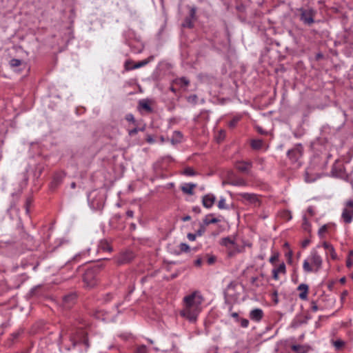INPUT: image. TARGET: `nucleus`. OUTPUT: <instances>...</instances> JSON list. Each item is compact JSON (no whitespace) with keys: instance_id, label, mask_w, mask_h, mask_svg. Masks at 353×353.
<instances>
[{"instance_id":"obj_1","label":"nucleus","mask_w":353,"mask_h":353,"mask_svg":"<svg viewBox=\"0 0 353 353\" xmlns=\"http://www.w3.org/2000/svg\"><path fill=\"white\" fill-rule=\"evenodd\" d=\"M203 301V296L198 292H194L185 296L183 299V308L180 311L181 316L190 323H195L199 314L201 311Z\"/></svg>"},{"instance_id":"obj_2","label":"nucleus","mask_w":353,"mask_h":353,"mask_svg":"<svg viewBox=\"0 0 353 353\" xmlns=\"http://www.w3.org/2000/svg\"><path fill=\"white\" fill-rule=\"evenodd\" d=\"M341 218L345 223H350L353 219V200H348L345 203Z\"/></svg>"},{"instance_id":"obj_3","label":"nucleus","mask_w":353,"mask_h":353,"mask_svg":"<svg viewBox=\"0 0 353 353\" xmlns=\"http://www.w3.org/2000/svg\"><path fill=\"white\" fill-rule=\"evenodd\" d=\"M97 268H91L86 270L83 275V282L88 288H92L97 283L96 274Z\"/></svg>"},{"instance_id":"obj_4","label":"nucleus","mask_w":353,"mask_h":353,"mask_svg":"<svg viewBox=\"0 0 353 353\" xmlns=\"http://www.w3.org/2000/svg\"><path fill=\"white\" fill-rule=\"evenodd\" d=\"M239 196L241 198L243 202L253 205L254 207H259L261 205L259 196L256 194L240 193Z\"/></svg>"},{"instance_id":"obj_5","label":"nucleus","mask_w":353,"mask_h":353,"mask_svg":"<svg viewBox=\"0 0 353 353\" xmlns=\"http://www.w3.org/2000/svg\"><path fill=\"white\" fill-rule=\"evenodd\" d=\"M314 12L312 10H302L301 13V20L307 25H311L314 23Z\"/></svg>"},{"instance_id":"obj_6","label":"nucleus","mask_w":353,"mask_h":353,"mask_svg":"<svg viewBox=\"0 0 353 353\" xmlns=\"http://www.w3.org/2000/svg\"><path fill=\"white\" fill-rule=\"evenodd\" d=\"M310 261L312 265L315 267V272H318L322 265V259L316 252H313L310 256Z\"/></svg>"},{"instance_id":"obj_7","label":"nucleus","mask_w":353,"mask_h":353,"mask_svg":"<svg viewBox=\"0 0 353 353\" xmlns=\"http://www.w3.org/2000/svg\"><path fill=\"white\" fill-rule=\"evenodd\" d=\"M216 197L212 194H208L203 197L202 203L205 208H210L214 203Z\"/></svg>"},{"instance_id":"obj_8","label":"nucleus","mask_w":353,"mask_h":353,"mask_svg":"<svg viewBox=\"0 0 353 353\" xmlns=\"http://www.w3.org/2000/svg\"><path fill=\"white\" fill-rule=\"evenodd\" d=\"M263 310L259 308L252 310L250 313V318L255 321H259L263 318Z\"/></svg>"},{"instance_id":"obj_9","label":"nucleus","mask_w":353,"mask_h":353,"mask_svg":"<svg viewBox=\"0 0 353 353\" xmlns=\"http://www.w3.org/2000/svg\"><path fill=\"white\" fill-rule=\"evenodd\" d=\"M252 167V163L250 161L247 162H239L236 165V169L241 172H248Z\"/></svg>"},{"instance_id":"obj_10","label":"nucleus","mask_w":353,"mask_h":353,"mask_svg":"<svg viewBox=\"0 0 353 353\" xmlns=\"http://www.w3.org/2000/svg\"><path fill=\"white\" fill-rule=\"evenodd\" d=\"M323 246L327 250V254H330L332 259L335 260L337 259L334 248L330 243L324 242Z\"/></svg>"},{"instance_id":"obj_11","label":"nucleus","mask_w":353,"mask_h":353,"mask_svg":"<svg viewBox=\"0 0 353 353\" xmlns=\"http://www.w3.org/2000/svg\"><path fill=\"white\" fill-rule=\"evenodd\" d=\"M288 155L292 160L296 161L301 156V150L299 148L290 150L288 151Z\"/></svg>"},{"instance_id":"obj_12","label":"nucleus","mask_w":353,"mask_h":353,"mask_svg":"<svg viewBox=\"0 0 353 353\" xmlns=\"http://www.w3.org/2000/svg\"><path fill=\"white\" fill-rule=\"evenodd\" d=\"M221 245L227 247L228 249L235 248L236 247L235 241L230 237H225L222 239Z\"/></svg>"},{"instance_id":"obj_13","label":"nucleus","mask_w":353,"mask_h":353,"mask_svg":"<svg viewBox=\"0 0 353 353\" xmlns=\"http://www.w3.org/2000/svg\"><path fill=\"white\" fill-rule=\"evenodd\" d=\"M75 298L76 296L74 294H70L68 295L65 296L63 298L64 306L65 307H70L71 305L74 303Z\"/></svg>"},{"instance_id":"obj_14","label":"nucleus","mask_w":353,"mask_h":353,"mask_svg":"<svg viewBox=\"0 0 353 353\" xmlns=\"http://www.w3.org/2000/svg\"><path fill=\"white\" fill-rule=\"evenodd\" d=\"M298 290L301 291V293L299 294V298L302 300H305L307 299V292H308V285L304 283H302L299 285Z\"/></svg>"},{"instance_id":"obj_15","label":"nucleus","mask_w":353,"mask_h":353,"mask_svg":"<svg viewBox=\"0 0 353 353\" xmlns=\"http://www.w3.org/2000/svg\"><path fill=\"white\" fill-rule=\"evenodd\" d=\"M291 348L296 353H307L309 351L307 346L301 345H293Z\"/></svg>"},{"instance_id":"obj_16","label":"nucleus","mask_w":353,"mask_h":353,"mask_svg":"<svg viewBox=\"0 0 353 353\" xmlns=\"http://www.w3.org/2000/svg\"><path fill=\"white\" fill-rule=\"evenodd\" d=\"M196 186L194 183H186L181 188V190L188 194L192 195L194 194L193 190Z\"/></svg>"},{"instance_id":"obj_17","label":"nucleus","mask_w":353,"mask_h":353,"mask_svg":"<svg viewBox=\"0 0 353 353\" xmlns=\"http://www.w3.org/2000/svg\"><path fill=\"white\" fill-rule=\"evenodd\" d=\"M153 59H154V56H150L146 59L139 61L138 63H137L132 67V69H137V68L143 67V66L145 65L146 64H148L149 62H150Z\"/></svg>"},{"instance_id":"obj_18","label":"nucleus","mask_w":353,"mask_h":353,"mask_svg":"<svg viewBox=\"0 0 353 353\" xmlns=\"http://www.w3.org/2000/svg\"><path fill=\"white\" fill-rule=\"evenodd\" d=\"M174 83L181 86V87H183V86H188L190 83V81L188 79H186L185 77H181V78H179V79H176L174 80Z\"/></svg>"},{"instance_id":"obj_19","label":"nucleus","mask_w":353,"mask_h":353,"mask_svg":"<svg viewBox=\"0 0 353 353\" xmlns=\"http://www.w3.org/2000/svg\"><path fill=\"white\" fill-rule=\"evenodd\" d=\"M133 258V254L132 252H128L124 254L121 258L119 259L120 263H128L131 261V259Z\"/></svg>"},{"instance_id":"obj_20","label":"nucleus","mask_w":353,"mask_h":353,"mask_svg":"<svg viewBox=\"0 0 353 353\" xmlns=\"http://www.w3.org/2000/svg\"><path fill=\"white\" fill-rule=\"evenodd\" d=\"M139 105L141 108L145 110L148 112L152 111V108L147 100H141L139 103Z\"/></svg>"},{"instance_id":"obj_21","label":"nucleus","mask_w":353,"mask_h":353,"mask_svg":"<svg viewBox=\"0 0 353 353\" xmlns=\"http://www.w3.org/2000/svg\"><path fill=\"white\" fill-rule=\"evenodd\" d=\"M174 137H173L171 139V142L172 144H175L181 141V139L182 138V134L179 131H175L174 132Z\"/></svg>"},{"instance_id":"obj_22","label":"nucleus","mask_w":353,"mask_h":353,"mask_svg":"<svg viewBox=\"0 0 353 353\" xmlns=\"http://www.w3.org/2000/svg\"><path fill=\"white\" fill-rule=\"evenodd\" d=\"M99 247L104 251L110 252L112 250V248L107 241H101Z\"/></svg>"},{"instance_id":"obj_23","label":"nucleus","mask_w":353,"mask_h":353,"mask_svg":"<svg viewBox=\"0 0 353 353\" xmlns=\"http://www.w3.org/2000/svg\"><path fill=\"white\" fill-rule=\"evenodd\" d=\"M23 63L21 59H12L10 61V65L11 68H14L21 65Z\"/></svg>"},{"instance_id":"obj_24","label":"nucleus","mask_w":353,"mask_h":353,"mask_svg":"<svg viewBox=\"0 0 353 353\" xmlns=\"http://www.w3.org/2000/svg\"><path fill=\"white\" fill-rule=\"evenodd\" d=\"M263 141L261 140H253L251 143L252 148L255 150H259L262 147Z\"/></svg>"},{"instance_id":"obj_25","label":"nucleus","mask_w":353,"mask_h":353,"mask_svg":"<svg viewBox=\"0 0 353 353\" xmlns=\"http://www.w3.org/2000/svg\"><path fill=\"white\" fill-rule=\"evenodd\" d=\"M231 184L233 185H242L245 186L247 185L246 181L243 179H236L231 182Z\"/></svg>"},{"instance_id":"obj_26","label":"nucleus","mask_w":353,"mask_h":353,"mask_svg":"<svg viewBox=\"0 0 353 353\" xmlns=\"http://www.w3.org/2000/svg\"><path fill=\"white\" fill-rule=\"evenodd\" d=\"M219 221L216 218H213L212 219H209L208 217H205V219L203 220V223L205 225H208L212 223H216Z\"/></svg>"},{"instance_id":"obj_27","label":"nucleus","mask_w":353,"mask_h":353,"mask_svg":"<svg viewBox=\"0 0 353 353\" xmlns=\"http://www.w3.org/2000/svg\"><path fill=\"white\" fill-rule=\"evenodd\" d=\"M276 272L284 274L285 272V265L284 263H282L279 265L277 268L274 269Z\"/></svg>"},{"instance_id":"obj_28","label":"nucleus","mask_w":353,"mask_h":353,"mask_svg":"<svg viewBox=\"0 0 353 353\" xmlns=\"http://www.w3.org/2000/svg\"><path fill=\"white\" fill-rule=\"evenodd\" d=\"M303 270L307 272H310L313 271V269L312 268L311 265H310L309 262L307 260H305L303 262Z\"/></svg>"},{"instance_id":"obj_29","label":"nucleus","mask_w":353,"mask_h":353,"mask_svg":"<svg viewBox=\"0 0 353 353\" xmlns=\"http://www.w3.org/2000/svg\"><path fill=\"white\" fill-rule=\"evenodd\" d=\"M218 208L219 209H228V206L225 204V199L224 198H221L218 203Z\"/></svg>"},{"instance_id":"obj_30","label":"nucleus","mask_w":353,"mask_h":353,"mask_svg":"<svg viewBox=\"0 0 353 353\" xmlns=\"http://www.w3.org/2000/svg\"><path fill=\"white\" fill-rule=\"evenodd\" d=\"M183 174L187 176H194L196 173L192 168L188 167L183 170Z\"/></svg>"},{"instance_id":"obj_31","label":"nucleus","mask_w":353,"mask_h":353,"mask_svg":"<svg viewBox=\"0 0 353 353\" xmlns=\"http://www.w3.org/2000/svg\"><path fill=\"white\" fill-rule=\"evenodd\" d=\"M183 27H188L189 28H191L193 27V23L192 21V19L189 17H187L185 19V21L184 23H183Z\"/></svg>"},{"instance_id":"obj_32","label":"nucleus","mask_w":353,"mask_h":353,"mask_svg":"<svg viewBox=\"0 0 353 353\" xmlns=\"http://www.w3.org/2000/svg\"><path fill=\"white\" fill-rule=\"evenodd\" d=\"M344 344L345 343L341 340H336L334 342V345L336 350L341 349Z\"/></svg>"},{"instance_id":"obj_33","label":"nucleus","mask_w":353,"mask_h":353,"mask_svg":"<svg viewBox=\"0 0 353 353\" xmlns=\"http://www.w3.org/2000/svg\"><path fill=\"white\" fill-rule=\"evenodd\" d=\"M180 250L181 252H188L190 251V247L188 244L182 243L180 244Z\"/></svg>"},{"instance_id":"obj_34","label":"nucleus","mask_w":353,"mask_h":353,"mask_svg":"<svg viewBox=\"0 0 353 353\" xmlns=\"http://www.w3.org/2000/svg\"><path fill=\"white\" fill-rule=\"evenodd\" d=\"M205 231V225H201L200 228L197 230L196 234L198 236H201Z\"/></svg>"},{"instance_id":"obj_35","label":"nucleus","mask_w":353,"mask_h":353,"mask_svg":"<svg viewBox=\"0 0 353 353\" xmlns=\"http://www.w3.org/2000/svg\"><path fill=\"white\" fill-rule=\"evenodd\" d=\"M240 321H241V325L243 327H247L249 325V321L246 319H241Z\"/></svg>"},{"instance_id":"obj_36","label":"nucleus","mask_w":353,"mask_h":353,"mask_svg":"<svg viewBox=\"0 0 353 353\" xmlns=\"http://www.w3.org/2000/svg\"><path fill=\"white\" fill-rule=\"evenodd\" d=\"M225 137V132L223 130H221L219 132V136L216 137L217 141L220 142Z\"/></svg>"},{"instance_id":"obj_37","label":"nucleus","mask_w":353,"mask_h":353,"mask_svg":"<svg viewBox=\"0 0 353 353\" xmlns=\"http://www.w3.org/2000/svg\"><path fill=\"white\" fill-rule=\"evenodd\" d=\"M143 130V128H141V129H138L137 128H134V129L131 130L129 131V135L130 136H134L136 134H137V132H139V130Z\"/></svg>"},{"instance_id":"obj_38","label":"nucleus","mask_w":353,"mask_h":353,"mask_svg":"<svg viewBox=\"0 0 353 353\" xmlns=\"http://www.w3.org/2000/svg\"><path fill=\"white\" fill-rule=\"evenodd\" d=\"M327 231V225H323L319 230V234L320 236H322L325 232Z\"/></svg>"},{"instance_id":"obj_39","label":"nucleus","mask_w":353,"mask_h":353,"mask_svg":"<svg viewBox=\"0 0 353 353\" xmlns=\"http://www.w3.org/2000/svg\"><path fill=\"white\" fill-rule=\"evenodd\" d=\"M125 119L128 121L133 122V123L135 122L134 117L132 114H127L125 117Z\"/></svg>"},{"instance_id":"obj_40","label":"nucleus","mask_w":353,"mask_h":353,"mask_svg":"<svg viewBox=\"0 0 353 353\" xmlns=\"http://www.w3.org/2000/svg\"><path fill=\"white\" fill-rule=\"evenodd\" d=\"M215 261H216V258L214 256H208V260H207L208 263L210 265L213 264L215 262Z\"/></svg>"},{"instance_id":"obj_41","label":"nucleus","mask_w":353,"mask_h":353,"mask_svg":"<svg viewBox=\"0 0 353 353\" xmlns=\"http://www.w3.org/2000/svg\"><path fill=\"white\" fill-rule=\"evenodd\" d=\"M197 101V96L195 94L191 95L188 97V101L196 103Z\"/></svg>"},{"instance_id":"obj_42","label":"nucleus","mask_w":353,"mask_h":353,"mask_svg":"<svg viewBox=\"0 0 353 353\" xmlns=\"http://www.w3.org/2000/svg\"><path fill=\"white\" fill-rule=\"evenodd\" d=\"M146 350V347L145 345H141L138 347L137 352L138 353H145Z\"/></svg>"},{"instance_id":"obj_43","label":"nucleus","mask_w":353,"mask_h":353,"mask_svg":"<svg viewBox=\"0 0 353 353\" xmlns=\"http://www.w3.org/2000/svg\"><path fill=\"white\" fill-rule=\"evenodd\" d=\"M195 14H196V9L194 8H192L191 10H190V19H194V17H195Z\"/></svg>"},{"instance_id":"obj_44","label":"nucleus","mask_w":353,"mask_h":353,"mask_svg":"<svg viewBox=\"0 0 353 353\" xmlns=\"http://www.w3.org/2000/svg\"><path fill=\"white\" fill-rule=\"evenodd\" d=\"M188 239L190 240V241H194L195 239H196V234H192V233H189L188 234Z\"/></svg>"},{"instance_id":"obj_45","label":"nucleus","mask_w":353,"mask_h":353,"mask_svg":"<svg viewBox=\"0 0 353 353\" xmlns=\"http://www.w3.org/2000/svg\"><path fill=\"white\" fill-rule=\"evenodd\" d=\"M310 240H309V239H305V240H304V241L302 242V247H303V248H306V247L308 245V244L310 243Z\"/></svg>"},{"instance_id":"obj_46","label":"nucleus","mask_w":353,"mask_h":353,"mask_svg":"<svg viewBox=\"0 0 353 353\" xmlns=\"http://www.w3.org/2000/svg\"><path fill=\"white\" fill-rule=\"evenodd\" d=\"M195 265L200 266L202 264V259L201 258L197 259L194 262Z\"/></svg>"},{"instance_id":"obj_47","label":"nucleus","mask_w":353,"mask_h":353,"mask_svg":"<svg viewBox=\"0 0 353 353\" xmlns=\"http://www.w3.org/2000/svg\"><path fill=\"white\" fill-rule=\"evenodd\" d=\"M352 264H353L352 261L350 259H348L347 260V261H346V265H347V267L350 268V267H352Z\"/></svg>"},{"instance_id":"obj_48","label":"nucleus","mask_w":353,"mask_h":353,"mask_svg":"<svg viewBox=\"0 0 353 353\" xmlns=\"http://www.w3.org/2000/svg\"><path fill=\"white\" fill-rule=\"evenodd\" d=\"M278 259V256H272L270 257V262L273 263L274 261H276V260Z\"/></svg>"},{"instance_id":"obj_49","label":"nucleus","mask_w":353,"mask_h":353,"mask_svg":"<svg viewBox=\"0 0 353 353\" xmlns=\"http://www.w3.org/2000/svg\"><path fill=\"white\" fill-rule=\"evenodd\" d=\"M272 273H273V278L275 279V280H278L279 279V273L276 272V271H274V270H272Z\"/></svg>"},{"instance_id":"obj_50","label":"nucleus","mask_w":353,"mask_h":353,"mask_svg":"<svg viewBox=\"0 0 353 353\" xmlns=\"http://www.w3.org/2000/svg\"><path fill=\"white\" fill-rule=\"evenodd\" d=\"M126 214L128 217H132L133 215H134V212L132 210H128L127 212H126Z\"/></svg>"},{"instance_id":"obj_51","label":"nucleus","mask_w":353,"mask_h":353,"mask_svg":"<svg viewBox=\"0 0 353 353\" xmlns=\"http://www.w3.org/2000/svg\"><path fill=\"white\" fill-rule=\"evenodd\" d=\"M237 121H238L237 119H233L232 121H231L230 122V127H234V126H235V125H236V123Z\"/></svg>"},{"instance_id":"obj_52","label":"nucleus","mask_w":353,"mask_h":353,"mask_svg":"<svg viewBox=\"0 0 353 353\" xmlns=\"http://www.w3.org/2000/svg\"><path fill=\"white\" fill-rule=\"evenodd\" d=\"M146 140H147V141L148 143H153L154 141V140L153 139V138L150 135L148 136Z\"/></svg>"},{"instance_id":"obj_53","label":"nucleus","mask_w":353,"mask_h":353,"mask_svg":"<svg viewBox=\"0 0 353 353\" xmlns=\"http://www.w3.org/2000/svg\"><path fill=\"white\" fill-rule=\"evenodd\" d=\"M235 287V284L233 282H231L227 288V290H229L231 288H234Z\"/></svg>"},{"instance_id":"obj_54","label":"nucleus","mask_w":353,"mask_h":353,"mask_svg":"<svg viewBox=\"0 0 353 353\" xmlns=\"http://www.w3.org/2000/svg\"><path fill=\"white\" fill-rule=\"evenodd\" d=\"M303 221L304 229L307 230V221L305 216L303 217Z\"/></svg>"},{"instance_id":"obj_55","label":"nucleus","mask_w":353,"mask_h":353,"mask_svg":"<svg viewBox=\"0 0 353 353\" xmlns=\"http://www.w3.org/2000/svg\"><path fill=\"white\" fill-rule=\"evenodd\" d=\"M307 212H308V213H309V214H310L311 215H313V214H314L313 209H312V207L308 208V209H307Z\"/></svg>"},{"instance_id":"obj_56","label":"nucleus","mask_w":353,"mask_h":353,"mask_svg":"<svg viewBox=\"0 0 353 353\" xmlns=\"http://www.w3.org/2000/svg\"><path fill=\"white\" fill-rule=\"evenodd\" d=\"M231 315H232V317L237 319V320L239 321V319H238L239 314H238V313L233 312Z\"/></svg>"},{"instance_id":"obj_57","label":"nucleus","mask_w":353,"mask_h":353,"mask_svg":"<svg viewBox=\"0 0 353 353\" xmlns=\"http://www.w3.org/2000/svg\"><path fill=\"white\" fill-rule=\"evenodd\" d=\"M190 219H191V218H190V216H186L183 217L182 220H183V221H187L190 220Z\"/></svg>"},{"instance_id":"obj_58","label":"nucleus","mask_w":353,"mask_h":353,"mask_svg":"<svg viewBox=\"0 0 353 353\" xmlns=\"http://www.w3.org/2000/svg\"><path fill=\"white\" fill-rule=\"evenodd\" d=\"M274 301L275 303H278V299H277V297H276L277 296V292H274Z\"/></svg>"},{"instance_id":"obj_59","label":"nucleus","mask_w":353,"mask_h":353,"mask_svg":"<svg viewBox=\"0 0 353 353\" xmlns=\"http://www.w3.org/2000/svg\"><path fill=\"white\" fill-rule=\"evenodd\" d=\"M30 204V200H27L26 201V212H28V207H29V205Z\"/></svg>"},{"instance_id":"obj_60","label":"nucleus","mask_w":353,"mask_h":353,"mask_svg":"<svg viewBox=\"0 0 353 353\" xmlns=\"http://www.w3.org/2000/svg\"><path fill=\"white\" fill-rule=\"evenodd\" d=\"M193 210H194V212H197V213H199V212H200V211H201V210H200V208H198V207H195V208H193Z\"/></svg>"},{"instance_id":"obj_61","label":"nucleus","mask_w":353,"mask_h":353,"mask_svg":"<svg viewBox=\"0 0 353 353\" xmlns=\"http://www.w3.org/2000/svg\"><path fill=\"white\" fill-rule=\"evenodd\" d=\"M71 188L72 189L75 188H76V183L74 182H72L70 185Z\"/></svg>"},{"instance_id":"obj_62","label":"nucleus","mask_w":353,"mask_h":353,"mask_svg":"<svg viewBox=\"0 0 353 353\" xmlns=\"http://www.w3.org/2000/svg\"><path fill=\"white\" fill-rule=\"evenodd\" d=\"M340 282L342 283H344L345 282V277L341 278L340 279Z\"/></svg>"},{"instance_id":"obj_63","label":"nucleus","mask_w":353,"mask_h":353,"mask_svg":"<svg viewBox=\"0 0 353 353\" xmlns=\"http://www.w3.org/2000/svg\"><path fill=\"white\" fill-rule=\"evenodd\" d=\"M19 332H17V333H14V334H12V336H13V337H14V339H16V338L19 336Z\"/></svg>"},{"instance_id":"obj_64","label":"nucleus","mask_w":353,"mask_h":353,"mask_svg":"<svg viewBox=\"0 0 353 353\" xmlns=\"http://www.w3.org/2000/svg\"><path fill=\"white\" fill-rule=\"evenodd\" d=\"M84 343H85V345L87 347H88V346H89V345H88V340H87V339H85V340H84Z\"/></svg>"}]
</instances>
